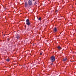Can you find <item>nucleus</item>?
Listing matches in <instances>:
<instances>
[{"instance_id": "4468645a", "label": "nucleus", "mask_w": 76, "mask_h": 76, "mask_svg": "<svg viewBox=\"0 0 76 76\" xmlns=\"http://www.w3.org/2000/svg\"><path fill=\"white\" fill-rule=\"evenodd\" d=\"M8 40L9 41V39H8Z\"/></svg>"}, {"instance_id": "39448f33", "label": "nucleus", "mask_w": 76, "mask_h": 76, "mask_svg": "<svg viewBox=\"0 0 76 76\" xmlns=\"http://www.w3.org/2000/svg\"><path fill=\"white\" fill-rule=\"evenodd\" d=\"M20 37V36L19 35H17L16 36V38L17 39H19Z\"/></svg>"}, {"instance_id": "1a4fd4ad", "label": "nucleus", "mask_w": 76, "mask_h": 76, "mask_svg": "<svg viewBox=\"0 0 76 76\" xmlns=\"http://www.w3.org/2000/svg\"><path fill=\"white\" fill-rule=\"evenodd\" d=\"M10 61V60L8 58L7 59V61Z\"/></svg>"}, {"instance_id": "423d86ee", "label": "nucleus", "mask_w": 76, "mask_h": 76, "mask_svg": "<svg viewBox=\"0 0 76 76\" xmlns=\"http://www.w3.org/2000/svg\"><path fill=\"white\" fill-rule=\"evenodd\" d=\"M53 31H54V32H57V29L56 28H54V29L53 30Z\"/></svg>"}, {"instance_id": "20e7f679", "label": "nucleus", "mask_w": 76, "mask_h": 76, "mask_svg": "<svg viewBox=\"0 0 76 76\" xmlns=\"http://www.w3.org/2000/svg\"><path fill=\"white\" fill-rule=\"evenodd\" d=\"M28 6V2H25V7H27Z\"/></svg>"}, {"instance_id": "6e6552de", "label": "nucleus", "mask_w": 76, "mask_h": 76, "mask_svg": "<svg viewBox=\"0 0 76 76\" xmlns=\"http://www.w3.org/2000/svg\"><path fill=\"white\" fill-rule=\"evenodd\" d=\"M58 49H60V48H61V47L60 46H58Z\"/></svg>"}, {"instance_id": "7ed1b4c3", "label": "nucleus", "mask_w": 76, "mask_h": 76, "mask_svg": "<svg viewBox=\"0 0 76 76\" xmlns=\"http://www.w3.org/2000/svg\"><path fill=\"white\" fill-rule=\"evenodd\" d=\"M33 0H29L28 1V5L29 6H31L32 4V1Z\"/></svg>"}, {"instance_id": "0eeeda50", "label": "nucleus", "mask_w": 76, "mask_h": 76, "mask_svg": "<svg viewBox=\"0 0 76 76\" xmlns=\"http://www.w3.org/2000/svg\"><path fill=\"white\" fill-rule=\"evenodd\" d=\"M67 60V58H65L63 59V61H65Z\"/></svg>"}, {"instance_id": "9b49d317", "label": "nucleus", "mask_w": 76, "mask_h": 76, "mask_svg": "<svg viewBox=\"0 0 76 76\" xmlns=\"http://www.w3.org/2000/svg\"><path fill=\"white\" fill-rule=\"evenodd\" d=\"M51 65H53V63H52L51 64Z\"/></svg>"}, {"instance_id": "2eb2a0df", "label": "nucleus", "mask_w": 76, "mask_h": 76, "mask_svg": "<svg viewBox=\"0 0 76 76\" xmlns=\"http://www.w3.org/2000/svg\"><path fill=\"white\" fill-rule=\"evenodd\" d=\"M25 28L26 27V25H25Z\"/></svg>"}, {"instance_id": "9d476101", "label": "nucleus", "mask_w": 76, "mask_h": 76, "mask_svg": "<svg viewBox=\"0 0 76 76\" xmlns=\"http://www.w3.org/2000/svg\"><path fill=\"white\" fill-rule=\"evenodd\" d=\"M38 19H39V20H41V18H39Z\"/></svg>"}, {"instance_id": "f03ea898", "label": "nucleus", "mask_w": 76, "mask_h": 76, "mask_svg": "<svg viewBox=\"0 0 76 76\" xmlns=\"http://www.w3.org/2000/svg\"><path fill=\"white\" fill-rule=\"evenodd\" d=\"M26 24L28 26H29L31 25V23L29 22V20L28 19H27L26 21Z\"/></svg>"}, {"instance_id": "f8f14e48", "label": "nucleus", "mask_w": 76, "mask_h": 76, "mask_svg": "<svg viewBox=\"0 0 76 76\" xmlns=\"http://www.w3.org/2000/svg\"><path fill=\"white\" fill-rule=\"evenodd\" d=\"M56 12H58V10H57L56 11Z\"/></svg>"}, {"instance_id": "f257e3e1", "label": "nucleus", "mask_w": 76, "mask_h": 76, "mask_svg": "<svg viewBox=\"0 0 76 76\" xmlns=\"http://www.w3.org/2000/svg\"><path fill=\"white\" fill-rule=\"evenodd\" d=\"M55 56H52L50 57V61L51 62H53L56 60Z\"/></svg>"}, {"instance_id": "ddd939ff", "label": "nucleus", "mask_w": 76, "mask_h": 76, "mask_svg": "<svg viewBox=\"0 0 76 76\" xmlns=\"http://www.w3.org/2000/svg\"><path fill=\"white\" fill-rule=\"evenodd\" d=\"M42 53H40V55H42Z\"/></svg>"}]
</instances>
